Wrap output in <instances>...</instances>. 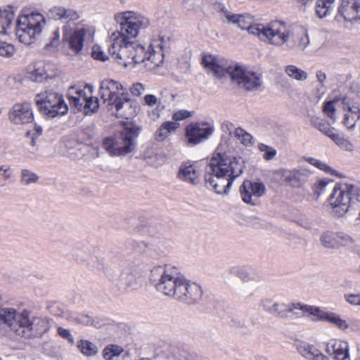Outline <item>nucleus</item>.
Instances as JSON below:
<instances>
[{"label":"nucleus","mask_w":360,"mask_h":360,"mask_svg":"<svg viewBox=\"0 0 360 360\" xmlns=\"http://www.w3.org/2000/svg\"><path fill=\"white\" fill-rule=\"evenodd\" d=\"M123 352V349L115 345H110L103 351V356L105 360H112L115 356H118Z\"/></svg>","instance_id":"obj_40"},{"label":"nucleus","mask_w":360,"mask_h":360,"mask_svg":"<svg viewBox=\"0 0 360 360\" xmlns=\"http://www.w3.org/2000/svg\"><path fill=\"white\" fill-rule=\"evenodd\" d=\"M233 82L248 91H258L262 84V75L250 71L240 65H235L229 76Z\"/></svg>","instance_id":"obj_13"},{"label":"nucleus","mask_w":360,"mask_h":360,"mask_svg":"<svg viewBox=\"0 0 360 360\" xmlns=\"http://www.w3.org/2000/svg\"><path fill=\"white\" fill-rule=\"evenodd\" d=\"M298 353L307 360H330L314 345L307 342H301L297 347Z\"/></svg>","instance_id":"obj_28"},{"label":"nucleus","mask_w":360,"mask_h":360,"mask_svg":"<svg viewBox=\"0 0 360 360\" xmlns=\"http://www.w3.org/2000/svg\"><path fill=\"white\" fill-rule=\"evenodd\" d=\"M243 200L245 203L256 205L259 203V198L266 193V187L261 181L245 180L240 188Z\"/></svg>","instance_id":"obj_17"},{"label":"nucleus","mask_w":360,"mask_h":360,"mask_svg":"<svg viewBox=\"0 0 360 360\" xmlns=\"http://www.w3.org/2000/svg\"><path fill=\"white\" fill-rule=\"evenodd\" d=\"M307 117L309 118L311 126L327 136L333 131V129L330 128V124L327 121L314 115L313 112H308Z\"/></svg>","instance_id":"obj_33"},{"label":"nucleus","mask_w":360,"mask_h":360,"mask_svg":"<svg viewBox=\"0 0 360 360\" xmlns=\"http://www.w3.org/2000/svg\"><path fill=\"white\" fill-rule=\"evenodd\" d=\"M273 177L278 182H285L292 187H300L306 181L307 174L302 169H279L274 172Z\"/></svg>","instance_id":"obj_21"},{"label":"nucleus","mask_w":360,"mask_h":360,"mask_svg":"<svg viewBox=\"0 0 360 360\" xmlns=\"http://www.w3.org/2000/svg\"><path fill=\"white\" fill-rule=\"evenodd\" d=\"M91 56L101 61H105L108 59V56L101 50L99 46H94L91 52Z\"/></svg>","instance_id":"obj_53"},{"label":"nucleus","mask_w":360,"mask_h":360,"mask_svg":"<svg viewBox=\"0 0 360 360\" xmlns=\"http://www.w3.org/2000/svg\"><path fill=\"white\" fill-rule=\"evenodd\" d=\"M214 127L206 122L191 123L186 127V135L188 138V143L191 145H196L207 139L213 133Z\"/></svg>","instance_id":"obj_19"},{"label":"nucleus","mask_w":360,"mask_h":360,"mask_svg":"<svg viewBox=\"0 0 360 360\" xmlns=\"http://www.w3.org/2000/svg\"><path fill=\"white\" fill-rule=\"evenodd\" d=\"M229 271L231 274L236 275L243 281H247L249 278V274L244 268L233 266Z\"/></svg>","instance_id":"obj_51"},{"label":"nucleus","mask_w":360,"mask_h":360,"mask_svg":"<svg viewBox=\"0 0 360 360\" xmlns=\"http://www.w3.org/2000/svg\"><path fill=\"white\" fill-rule=\"evenodd\" d=\"M234 136L237 138L243 145L248 146L252 144V136L242 128H236L234 130Z\"/></svg>","instance_id":"obj_43"},{"label":"nucleus","mask_w":360,"mask_h":360,"mask_svg":"<svg viewBox=\"0 0 360 360\" xmlns=\"http://www.w3.org/2000/svg\"><path fill=\"white\" fill-rule=\"evenodd\" d=\"M337 101L335 100L327 101L323 106V112L330 119H335V105Z\"/></svg>","instance_id":"obj_49"},{"label":"nucleus","mask_w":360,"mask_h":360,"mask_svg":"<svg viewBox=\"0 0 360 360\" xmlns=\"http://www.w3.org/2000/svg\"><path fill=\"white\" fill-rule=\"evenodd\" d=\"M139 134V128L133 124H129L115 139H105L103 142V147L111 155H125L135 149L136 139Z\"/></svg>","instance_id":"obj_7"},{"label":"nucleus","mask_w":360,"mask_h":360,"mask_svg":"<svg viewBox=\"0 0 360 360\" xmlns=\"http://www.w3.org/2000/svg\"><path fill=\"white\" fill-rule=\"evenodd\" d=\"M337 245H347L352 243V238L344 233H335Z\"/></svg>","instance_id":"obj_54"},{"label":"nucleus","mask_w":360,"mask_h":360,"mask_svg":"<svg viewBox=\"0 0 360 360\" xmlns=\"http://www.w3.org/2000/svg\"><path fill=\"white\" fill-rule=\"evenodd\" d=\"M130 45L129 47L127 46L126 56L121 53V47L117 48L115 53H110L119 64L125 67L131 64L146 63L150 52V49H153L154 44H150L147 51L143 46L137 44L136 41L132 42Z\"/></svg>","instance_id":"obj_12"},{"label":"nucleus","mask_w":360,"mask_h":360,"mask_svg":"<svg viewBox=\"0 0 360 360\" xmlns=\"http://www.w3.org/2000/svg\"><path fill=\"white\" fill-rule=\"evenodd\" d=\"M304 314L311 316L314 321H327L333 324L341 330H346L349 325L346 320L333 312H328L322 310L321 308L314 306L307 305L304 307Z\"/></svg>","instance_id":"obj_15"},{"label":"nucleus","mask_w":360,"mask_h":360,"mask_svg":"<svg viewBox=\"0 0 360 360\" xmlns=\"http://www.w3.org/2000/svg\"><path fill=\"white\" fill-rule=\"evenodd\" d=\"M328 136L335 143V144L342 150L347 151H352L354 150L353 144L343 135L334 133L332 131Z\"/></svg>","instance_id":"obj_36"},{"label":"nucleus","mask_w":360,"mask_h":360,"mask_svg":"<svg viewBox=\"0 0 360 360\" xmlns=\"http://www.w3.org/2000/svg\"><path fill=\"white\" fill-rule=\"evenodd\" d=\"M306 161L324 172H330L331 171L330 167L321 160H316L313 158H308L306 159Z\"/></svg>","instance_id":"obj_52"},{"label":"nucleus","mask_w":360,"mask_h":360,"mask_svg":"<svg viewBox=\"0 0 360 360\" xmlns=\"http://www.w3.org/2000/svg\"><path fill=\"white\" fill-rule=\"evenodd\" d=\"M39 176L37 174L34 173L33 172L27 169H23L21 170L20 172V183L22 185H30L31 184H35L38 181Z\"/></svg>","instance_id":"obj_41"},{"label":"nucleus","mask_w":360,"mask_h":360,"mask_svg":"<svg viewBox=\"0 0 360 360\" xmlns=\"http://www.w3.org/2000/svg\"><path fill=\"white\" fill-rule=\"evenodd\" d=\"M20 313L12 308L0 309V323L7 325L15 333V329L16 328L14 326L18 323L17 316H18Z\"/></svg>","instance_id":"obj_31"},{"label":"nucleus","mask_w":360,"mask_h":360,"mask_svg":"<svg viewBox=\"0 0 360 360\" xmlns=\"http://www.w3.org/2000/svg\"><path fill=\"white\" fill-rule=\"evenodd\" d=\"M321 243L327 248L337 247L335 233L331 232L323 233L321 236Z\"/></svg>","instance_id":"obj_44"},{"label":"nucleus","mask_w":360,"mask_h":360,"mask_svg":"<svg viewBox=\"0 0 360 360\" xmlns=\"http://www.w3.org/2000/svg\"><path fill=\"white\" fill-rule=\"evenodd\" d=\"M74 321L77 323L85 326H90L94 323L92 319L86 314H80L77 316V317L74 318Z\"/></svg>","instance_id":"obj_58"},{"label":"nucleus","mask_w":360,"mask_h":360,"mask_svg":"<svg viewBox=\"0 0 360 360\" xmlns=\"http://www.w3.org/2000/svg\"><path fill=\"white\" fill-rule=\"evenodd\" d=\"M260 306L263 311L276 317H285L288 313L292 312L295 309H300L304 313V307L307 304L301 303L286 304L278 300L266 297L261 300Z\"/></svg>","instance_id":"obj_14"},{"label":"nucleus","mask_w":360,"mask_h":360,"mask_svg":"<svg viewBox=\"0 0 360 360\" xmlns=\"http://www.w3.org/2000/svg\"><path fill=\"white\" fill-rule=\"evenodd\" d=\"M176 300L192 304L198 302L202 296V291L200 286L195 283H191L185 278L181 285Z\"/></svg>","instance_id":"obj_18"},{"label":"nucleus","mask_w":360,"mask_h":360,"mask_svg":"<svg viewBox=\"0 0 360 360\" xmlns=\"http://www.w3.org/2000/svg\"><path fill=\"white\" fill-rule=\"evenodd\" d=\"M145 88L143 85L141 83L134 84L133 86L130 88V91L134 96H140L143 93Z\"/></svg>","instance_id":"obj_64"},{"label":"nucleus","mask_w":360,"mask_h":360,"mask_svg":"<svg viewBox=\"0 0 360 360\" xmlns=\"http://www.w3.org/2000/svg\"><path fill=\"white\" fill-rule=\"evenodd\" d=\"M316 1V13L322 18L329 14L332 9V5L335 0H315Z\"/></svg>","instance_id":"obj_37"},{"label":"nucleus","mask_w":360,"mask_h":360,"mask_svg":"<svg viewBox=\"0 0 360 360\" xmlns=\"http://www.w3.org/2000/svg\"><path fill=\"white\" fill-rule=\"evenodd\" d=\"M35 103L40 113L47 118L63 115L68 110L63 96L52 90L37 94Z\"/></svg>","instance_id":"obj_9"},{"label":"nucleus","mask_w":360,"mask_h":360,"mask_svg":"<svg viewBox=\"0 0 360 360\" xmlns=\"http://www.w3.org/2000/svg\"><path fill=\"white\" fill-rule=\"evenodd\" d=\"M334 214L340 217L345 215L350 207L360 202V188L354 184H336L328 198Z\"/></svg>","instance_id":"obj_5"},{"label":"nucleus","mask_w":360,"mask_h":360,"mask_svg":"<svg viewBox=\"0 0 360 360\" xmlns=\"http://www.w3.org/2000/svg\"><path fill=\"white\" fill-rule=\"evenodd\" d=\"M296 223L307 230H312L314 227L311 218L304 214L299 216L296 219Z\"/></svg>","instance_id":"obj_46"},{"label":"nucleus","mask_w":360,"mask_h":360,"mask_svg":"<svg viewBox=\"0 0 360 360\" xmlns=\"http://www.w3.org/2000/svg\"><path fill=\"white\" fill-rule=\"evenodd\" d=\"M115 20L120 26V29L113 32L110 40L109 53H115L117 48L121 47V53L126 56L127 46L136 41L140 30L146 29L150 25L148 18L134 11H125L117 13Z\"/></svg>","instance_id":"obj_2"},{"label":"nucleus","mask_w":360,"mask_h":360,"mask_svg":"<svg viewBox=\"0 0 360 360\" xmlns=\"http://www.w3.org/2000/svg\"><path fill=\"white\" fill-rule=\"evenodd\" d=\"M200 0H184L183 6L187 11L196 10L200 6Z\"/></svg>","instance_id":"obj_60"},{"label":"nucleus","mask_w":360,"mask_h":360,"mask_svg":"<svg viewBox=\"0 0 360 360\" xmlns=\"http://www.w3.org/2000/svg\"><path fill=\"white\" fill-rule=\"evenodd\" d=\"M62 15V20L66 22L77 20L79 18V13L75 10L71 8H65V7H63Z\"/></svg>","instance_id":"obj_48"},{"label":"nucleus","mask_w":360,"mask_h":360,"mask_svg":"<svg viewBox=\"0 0 360 360\" xmlns=\"http://www.w3.org/2000/svg\"><path fill=\"white\" fill-rule=\"evenodd\" d=\"M17 317L18 323L14 326L15 333L25 339L40 338L49 328L46 319L34 316L27 310H22Z\"/></svg>","instance_id":"obj_8"},{"label":"nucleus","mask_w":360,"mask_h":360,"mask_svg":"<svg viewBox=\"0 0 360 360\" xmlns=\"http://www.w3.org/2000/svg\"><path fill=\"white\" fill-rule=\"evenodd\" d=\"M202 65L207 70L212 72L218 78H222L226 75L230 76L233 67L228 65L227 60L221 56L210 53H204L202 56Z\"/></svg>","instance_id":"obj_16"},{"label":"nucleus","mask_w":360,"mask_h":360,"mask_svg":"<svg viewBox=\"0 0 360 360\" xmlns=\"http://www.w3.org/2000/svg\"><path fill=\"white\" fill-rule=\"evenodd\" d=\"M15 53V46L10 43L0 41V57L11 58Z\"/></svg>","instance_id":"obj_42"},{"label":"nucleus","mask_w":360,"mask_h":360,"mask_svg":"<svg viewBox=\"0 0 360 360\" xmlns=\"http://www.w3.org/2000/svg\"><path fill=\"white\" fill-rule=\"evenodd\" d=\"M345 111L342 123L348 128H353L360 118V98L344 102Z\"/></svg>","instance_id":"obj_26"},{"label":"nucleus","mask_w":360,"mask_h":360,"mask_svg":"<svg viewBox=\"0 0 360 360\" xmlns=\"http://www.w3.org/2000/svg\"><path fill=\"white\" fill-rule=\"evenodd\" d=\"M330 188V184L323 180H320L316 184H314L313 190L316 198H319L321 195L328 191Z\"/></svg>","instance_id":"obj_47"},{"label":"nucleus","mask_w":360,"mask_h":360,"mask_svg":"<svg viewBox=\"0 0 360 360\" xmlns=\"http://www.w3.org/2000/svg\"><path fill=\"white\" fill-rule=\"evenodd\" d=\"M101 271L105 278L120 290H135L139 286L135 271L131 263L127 261L103 266Z\"/></svg>","instance_id":"obj_4"},{"label":"nucleus","mask_w":360,"mask_h":360,"mask_svg":"<svg viewBox=\"0 0 360 360\" xmlns=\"http://www.w3.org/2000/svg\"><path fill=\"white\" fill-rule=\"evenodd\" d=\"M285 74L292 79L304 82L308 78V73L296 65H289L285 67Z\"/></svg>","instance_id":"obj_35"},{"label":"nucleus","mask_w":360,"mask_h":360,"mask_svg":"<svg viewBox=\"0 0 360 360\" xmlns=\"http://www.w3.org/2000/svg\"><path fill=\"white\" fill-rule=\"evenodd\" d=\"M42 134V128L41 127L35 124L33 129V132L27 131L26 133V136L27 137L30 136L31 139V145L34 146L35 145V139L39 136H41Z\"/></svg>","instance_id":"obj_56"},{"label":"nucleus","mask_w":360,"mask_h":360,"mask_svg":"<svg viewBox=\"0 0 360 360\" xmlns=\"http://www.w3.org/2000/svg\"><path fill=\"white\" fill-rule=\"evenodd\" d=\"M60 44V32L57 29L53 31L50 41L46 44V46L57 47Z\"/></svg>","instance_id":"obj_62"},{"label":"nucleus","mask_w":360,"mask_h":360,"mask_svg":"<svg viewBox=\"0 0 360 360\" xmlns=\"http://www.w3.org/2000/svg\"><path fill=\"white\" fill-rule=\"evenodd\" d=\"M221 11L228 22L236 25L242 30H247L250 34L257 37L258 32L256 30L260 27L261 24H252V18L250 15L233 14L224 7Z\"/></svg>","instance_id":"obj_22"},{"label":"nucleus","mask_w":360,"mask_h":360,"mask_svg":"<svg viewBox=\"0 0 360 360\" xmlns=\"http://www.w3.org/2000/svg\"><path fill=\"white\" fill-rule=\"evenodd\" d=\"M178 177L181 181L191 185H197L200 182V172L193 164L183 163L179 169Z\"/></svg>","instance_id":"obj_27"},{"label":"nucleus","mask_w":360,"mask_h":360,"mask_svg":"<svg viewBox=\"0 0 360 360\" xmlns=\"http://www.w3.org/2000/svg\"><path fill=\"white\" fill-rule=\"evenodd\" d=\"M134 102L128 97L126 94H121V96L116 101L110 104L111 107H115L116 110V116L124 119H130L136 114V108L134 106Z\"/></svg>","instance_id":"obj_24"},{"label":"nucleus","mask_w":360,"mask_h":360,"mask_svg":"<svg viewBox=\"0 0 360 360\" xmlns=\"http://www.w3.org/2000/svg\"><path fill=\"white\" fill-rule=\"evenodd\" d=\"M152 51L149 53L145 65L146 68L150 70L159 67L163 63L164 58V55L161 51L157 52L153 49Z\"/></svg>","instance_id":"obj_39"},{"label":"nucleus","mask_w":360,"mask_h":360,"mask_svg":"<svg viewBox=\"0 0 360 360\" xmlns=\"http://www.w3.org/2000/svg\"><path fill=\"white\" fill-rule=\"evenodd\" d=\"M184 276L179 269L171 265L154 266L150 274V281L156 290L163 295L176 299Z\"/></svg>","instance_id":"obj_3"},{"label":"nucleus","mask_w":360,"mask_h":360,"mask_svg":"<svg viewBox=\"0 0 360 360\" xmlns=\"http://www.w3.org/2000/svg\"><path fill=\"white\" fill-rule=\"evenodd\" d=\"M192 116V112L186 110H180L173 115V120L180 121Z\"/></svg>","instance_id":"obj_61"},{"label":"nucleus","mask_w":360,"mask_h":360,"mask_svg":"<svg viewBox=\"0 0 360 360\" xmlns=\"http://www.w3.org/2000/svg\"><path fill=\"white\" fill-rule=\"evenodd\" d=\"M338 14L345 21L352 22L360 20V0H341Z\"/></svg>","instance_id":"obj_25"},{"label":"nucleus","mask_w":360,"mask_h":360,"mask_svg":"<svg viewBox=\"0 0 360 360\" xmlns=\"http://www.w3.org/2000/svg\"><path fill=\"white\" fill-rule=\"evenodd\" d=\"M85 34L86 30L80 29L75 31L70 36L69 39V46L75 53H79L82 50Z\"/></svg>","instance_id":"obj_34"},{"label":"nucleus","mask_w":360,"mask_h":360,"mask_svg":"<svg viewBox=\"0 0 360 360\" xmlns=\"http://www.w3.org/2000/svg\"><path fill=\"white\" fill-rule=\"evenodd\" d=\"M309 44L308 34L304 31L295 32L291 30L290 39L286 46L290 49L303 51Z\"/></svg>","instance_id":"obj_30"},{"label":"nucleus","mask_w":360,"mask_h":360,"mask_svg":"<svg viewBox=\"0 0 360 360\" xmlns=\"http://www.w3.org/2000/svg\"><path fill=\"white\" fill-rule=\"evenodd\" d=\"M77 347L86 356H95L98 352V347L88 340H80L77 342Z\"/></svg>","instance_id":"obj_38"},{"label":"nucleus","mask_w":360,"mask_h":360,"mask_svg":"<svg viewBox=\"0 0 360 360\" xmlns=\"http://www.w3.org/2000/svg\"><path fill=\"white\" fill-rule=\"evenodd\" d=\"M345 298L351 304L360 305V294L345 295Z\"/></svg>","instance_id":"obj_63"},{"label":"nucleus","mask_w":360,"mask_h":360,"mask_svg":"<svg viewBox=\"0 0 360 360\" xmlns=\"http://www.w3.org/2000/svg\"><path fill=\"white\" fill-rule=\"evenodd\" d=\"M316 78H317L318 82L320 83V87L318 89V91L321 94H324L325 89H326V87H325V85L323 83L326 79V75L323 71L319 70L316 72Z\"/></svg>","instance_id":"obj_59"},{"label":"nucleus","mask_w":360,"mask_h":360,"mask_svg":"<svg viewBox=\"0 0 360 360\" xmlns=\"http://www.w3.org/2000/svg\"><path fill=\"white\" fill-rule=\"evenodd\" d=\"M45 23V18L37 12L20 15L16 21L15 34L20 42L31 44L41 34Z\"/></svg>","instance_id":"obj_6"},{"label":"nucleus","mask_w":360,"mask_h":360,"mask_svg":"<svg viewBox=\"0 0 360 360\" xmlns=\"http://www.w3.org/2000/svg\"><path fill=\"white\" fill-rule=\"evenodd\" d=\"M15 18V11L11 6H6L4 8H0V33L8 34L13 27V22Z\"/></svg>","instance_id":"obj_29"},{"label":"nucleus","mask_w":360,"mask_h":360,"mask_svg":"<svg viewBox=\"0 0 360 360\" xmlns=\"http://www.w3.org/2000/svg\"><path fill=\"white\" fill-rule=\"evenodd\" d=\"M335 360H351L349 346L347 341L335 340L331 346Z\"/></svg>","instance_id":"obj_32"},{"label":"nucleus","mask_w":360,"mask_h":360,"mask_svg":"<svg viewBox=\"0 0 360 360\" xmlns=\"http://www.w3.org/2000/svg\"><path fill=\"white\" fill-rule=\"evenodd\" d=\"M29 77L32 81L41 82L44 79L46 78V75L43 69L37 68L30 72Z\"/></svg>","instance_id":"obj_50"},{"label":"nucleus","mask_w":360,"mask_h":360,"mask_svg":"<svg viewBox=\"0 0 360 360\" xmlns=\"http://www.w3.org/2000/svg\"><path fill=\"white\" fill-rule=\"evenodd\" d=\"M57 332L62 338L67 340L70 343L73 344L75 342V339L69 330L58 327Z\"/></svg>","instance_id":"obj_57"},{"label":"nucleus","mask_w":360,"mask_h":360,"mask_svg":"<svg viewBox=\"0 0 360 360\" xmlns=\"http://www.w3.org/2000/svg\"><path fill=\"white\" fill-rule=\"evenodd\" d=\"M8 120L14 124H25L33 120V112L28 102L16 103L9 110Z\"/></svg>","instance_id":"obj_20"},{"label":"nucleus","mask_w":360,"mask_h":360,"mask_svg":"<svg viewBox=\"0 0 360 360\" xmlns=\"http://www.w3.org/2000/svg\"><path fill=\"white\" fill-rule=\"evenodd\" d=\"M123 89L121 84L112 79L103 80L100 86V95L103 103H106L108 106L116 101V100L121 96L120 92Z\"/></svg>","instance_id":"obj_23"},{"label":"nucleus","mask_w":360,"mask_h":360,"mask_svg":"<svg viewBox=\"0 0 360 360\" xmlns=\"http://www.w3.org/2000/svg\"><path fill=\"white\" fill-rule=\"evenodd\" d=\"M258 149L259 151L264 153L263 158L267 161L274 159L277 153L275 148L264 143H259L258 145Z\"/></svg>","instance_id":"obj_45"},{"label":"nucleus","mask_w":360,"mask_h":360,"mask_svg":"<svg viewBox=\"0 0 360 360\" xmlns=\"http://www.w3.org/2000/svg\"><path fill=\"white\" fill-rule=\"evenodd\" d=\"M68 99L70 105L86 115L97 111L99 101L92 96V87L86 85L84 88L71 86L68 89Z\"/></svg>","instance_id":"obj_10"},{"label":"nucleus","mask_w":360,"mask_h":360,"mask_svg":"<svg viewBox=\"0 0 360 360\" xmlns=\"http://www.w3.org/2000/svg\"><path fill=\"white\" fill-rule=\"evenodd\" d=\"M63 7L62 6H55L49 11V15L51 18L55 20H62L63 18Z\"/></svg>","instance_id":"obj_55"},{"label":"nucleus","mask_w":360,"mask_h":360,"mask_svg":"<svg viewBox=\"0 0 360 360\" xmlns=\"http://www.w3.org/2000/svg\"><path fill=\"white\" fill-rule=\"evenodd\" d=\"M256 30L260 40L276 46L286 45L291 36V30L281 21H273L267 25L261 24Z\"/></svg>","instance_id":"obj_11"},{"label":"nucleus","mask_w":360,"mask_h":360,"mask_svg":"<svg viewBox=\"0 0 360 360\" xmlns=\"http://www.w3.org/2000/svg\"><path fill=\"white\" fill-rule=\"evenodd\" d=\"M245 161L226 153H215L212 157L205 174L207 187H212L219 194H226L233 181L243 172Z\"/></svg>","instance_id":"obj_1"}]
</instances>
